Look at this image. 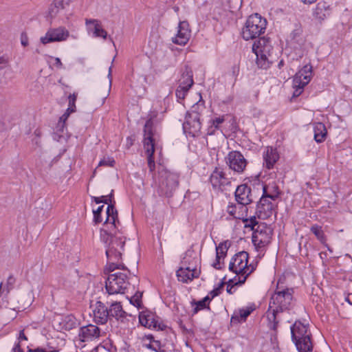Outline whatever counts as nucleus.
<instances>
[{
  "label": "nucleus",
  "mask_w": 352,
  "mask_h": 352,
  "mask_svg": "<svg viewBox=\"0 0 352 352\" xmlns=\"http://www.w3.org/2000/svg\"><path fill=\"white\" fill-rule=\"evenodd\" d=\"M3 292L2 284H0V293Z\"/></svg>",
  "instance_id": "obj_62"
},
{
  "label": "nucleus",
  "mask_w": 352,
  "mask_h": 352,
  "mask_svg": "<svg viewBox=\"0 0 352 352\" xmlns=\"http://www.w3.org/2000/svg\"><path fill=\"white\" fill-rule=\"evenodd\" d=\"M229 270L238 276V278H234V284L242 285L244 283L248 275L253 271L252 266L248 265V252L242 251L236 254L230 262Z\"/></svg>",
  "instance_id": "obj_6"
},
{
  "label": "nucleus",
  "mask_w": 352,
  "mask_h": 352,
  "mask_svg": "<svg viewBox=\"0 0 352 352\" xmlns=\"http://www.w3.org/2000/svg\"><path fill=\"white\" fill-rule=\"evenodd\" d=\"M235 120L230 114H214L208 120L207 134L212 135L219 131L222 135L227 138L235 131Z\"/></svg>",
  "instance_id": "obj_5"
},
{
  "label": "nucleus",
  "mask_w": 352,
  "mask_h": 352,
  "mask_svg": "<svg viewBox=\"0 0 352 352\" xmlns=\"http://www.w3.org/2000/svg\"><path fill=\"white\" fill-rule=\"evenodd\" d=\"M86 28L88 34L90 36L102 38L106 40L108 34L107 31L103 28L100 21L96 19H87Z\"/></svg>",
  "instance_id": "obj_20"
},
{
  "label": "nucleus",
  "mask_w": 352,
  "mask_h": 352,
  "mask_svg": "<svg viewBox=\"0 0 352 352\" xmlns=\"http://www.w3.org/2000/svg\"><path fill=\"white\" fill-rule=\"evenodd\" d=\"M262 18L258 14L250 15L241 30V36L245 41L254 39L260 36L264 29Z\"/></svg>",
  "instance_id": "obj_11"
},
{
  "label": "nucleus",
  "mask_w": 352,
  "mask_h": 352,
  "mask_svg": "<svg viewBox=\"0 0 352 352\" xmlns=\"http://www.w3.org/2000/svg\"><path fill=\"white\" fill-rule=\"evenodd\" d=\"M159 123L160 120L157 118V113L151 111L148 116V120L144 129V148L147 155L148 165L151 171L155 167L153 155L158 138Z\"/></svg>",
  "instance_id": "obj_2"
},
{
  "label": "nucleus",
  "mask_w": 352,
  "mask_h": 352,
  "mask_svg": "<svg viewBox=\"0 0 352 352\" xmlns=\"http://www.w3.org/2000/svg\"><path fill=\"white\" fill-rule=\"evenodd\" d=\"M191 36V31L187 21H180L177 27L176 32L171 40L173 43L179 45H185Z\"/></svg>",
  "instance_id": "obj_16"
},
{
  "label": "nucleus",
  "mask_w": 352,
  "mask_h": 352,
  "mask_svg": "<svg viewBox=\"0 0 352 352\" xmlns=\"http://www.w3.org/2000/svg\"><path fill=\"white\" fill-rule=\"evenodd\" d=\"M76 94H71L69 95V102L70 104H72L73 106H74V104L76 102Z\"/></svg>",
  "instance_id": "obj_48"
},
{
  "label": "nucleus",
  "mask_w": 352,
  "mask_h": 352,
  "mask_svg": "<svg viewBox=\"0 0 352 352\" xmlns=\"http://www.w3.org/2000/svg\"><path fill=\"white\" fill-rule=\"evenodd\" d=\"M71 36L68 29L64 26L51 28L47 30L44 35L39 38L42 45H47L52 43H60L67 41Z\"/></svg>",
  "instance_id": "obj_13"
},
{
  "label": "nucleus",
  "mask_w": 352,
  "mask_h": 352,
  "mask_svg": "<svg viewBox=\"0 0 352 352\" xmlns=\"http://www.w3.org/2000/svg\"><path fill=\"white\" fill-rule=\"evenodd\" d=\"M232 287H230V288H228V289H227L228 292V293H230V294H232V289H233V287H234V285H236L235 284H234V283H233V280H232Z\"/></svg>",
  "instance_id": "obj_53"
},
{
  "label": "nucleus",
  "mask_w": 352,
  "mask_h": 352,
  "mask_svg": "<svg viewBox=\"0 0 352 352\" xmlns=\"http://www.w3.org/2000/svg\"><path fill=\"white\" fill-rule=\"evenodd\" d=\"M74 0H53L47 13L46 19L50 23L58 14L60 10H63L65 6H68Z\"/></svg>",
  "instance_id": "obj_23"
},
{
  "label": "nucleus",
  "mask_w": 352,
  "mask_h": 352,
  "mask_svg": "<svg viewBox=\"0 0 352 352\" xmlns=\"http://www.w3.org/2000/svg\"><path fill=\"white\" fill-rule=\"evenodd\" d=\"M104 335L101 329L94 325L88 324L80 327L74 342L76 348L82 349L89 343H96Z\"/></svg>",
  "instance_id": "obj_9"
},
{
  "label": "nucleus",
  "mask_w": 352,
  "mask_h": 352,
  "mask_svg": "<svg viewBox=\"0 0 352 352\" xmlns=\"http://www.w3.org/2000/svg\"><path fill=\"white\" fill-rule=\"evenodd\" d=\"M256 309L254 303H249L245 307L235 310L231 317V322L241 323L246 320L250 314Z\"/></svg>",
  "instance_id": "obj_21"
},
{
  "label": "nucleus",
  "mask_w": 352,
  "mask_h": 352,
  "mask_svg": "<svg viewBox=\"0 0 352 352\" xmlns=\"http://www.w3.org/2000/svg\"><path fill=\"white\" fill-rule=\"evenodd\" d=\"M204 102L200 98L198 102L192 106L186 117H194L196 115L197 118L199 120L200 115L204 110Z\"/></svg>",
  "instance_id": "obj_36"
},
{
  "label": "nucleus",
  "mask_w": 352,
  "mask_h": 352,
  "mask_svg": "<svg viewBox=\"0 0 352 352\" xmlns=\"http://www.w3.org/2000/svg\"><path fill=\"white\" fill-rule=\"evenodd\" d=\"M292 339L298 352H312L313 344L308 326L300 321H296L291 327Z\"/></svg>",
  "instance_id": "obj_7"
},
{
  "label": "nucleus",
  "mask_w": 352,
  "mask_h": 352,
  "mask_svg": "<svg viewBox=\"0 0 352 352\" xmlns=\"http://www.w3.org/2000/svg\"><path fill=\"white\" fill-rule=\"evenodd\" d=\"M108 78L109 80V86L111 87V82H112V78H111V67L109 69V74H108Z\"/></svg>",
  "instance_id": "obj_52"
},
{
  "label": "nucleus",
  "mask_w": 352,
  "mask_h": 352,
  "mask_svg": "<svg viewBox=\"0 0 352 352\" xmlns=\"http://www.w3.org/2000/svg\"><path fill=\"white\" fill-rule=\"evenodd\" d=\"M325 246L327 248V250L331 253L332 252V250L330 247H329L327 244H325Z\"/></svg>",
  "instance_id": "obj_61"
},
{
  "label": "nucleus",
  "mask_w": 352,
  "mask_h": 352,
  "mask_svg": "<svg viewBox=\"0 0 352 352\" xmlns=\"http://www.w3.org/2000/svg\"><path fill=\"white\" fill-rule=\"evenodd\" d=\"M320 258H323V257H324V256H326V254H325V253H322V252H321V253L320 254Z\"/></svg>",
  "instance_id": "obj_58"
},
{
  "label": "nucleus",
  "mask_w": 352,
  "mask_h": 352,
  "mask_svg": "<svg viewBox=\"0 0 352 352\" xmlns=\"http://www.w3.org/2000/svg\"><path fill=\"white\" fill-rule=\"evenodd\" d=\"M252 52L256 56V63L259 67L263 66L264 60V37L260 36L252 45Z\"/></svg>",
  "instance_id": "obj_30"
},
{
  "label": "nucleus",
  "mask_w": 352,
  "mask_h": 352,
  "mask_svg": "<svg viewBox=\"0 0 352 352\" xmlns=\"http://www.w3.org/2000/svg\"><path fill=\"white\" fill-rule=\"evenodd\" d=\"M193 84L192 74L190 71L184 72L179 80V85L176 89L178 100H183Z\"/></svg>",
  "instance_id": "obj_19"
},
{
  "label": "nucleus",
  "mask_w": 352,
  "mask_h": 352,
  "mask_svg": "<svg viewBox=\"0 0 352 352\" xmlns=\"http://www.w3.org/2000/svg\"><path fill=\"white\" fill-rule=\"evenodd\" d=\"M106 244V255L108 268L113 271L122 267V256L124 251L125 239L120 233L116 232L110 235Z\"/></svg>",
  "instance_id": "obj_4"
},
{
  "label": "nucleus",
  "mask_w": 352,
  "mask_h": 352,
  "mask_svg": "<svg viewBox=\"0 0 352 352\" xmlns=\"http://www.w3.org/2000/svg\"><path fill=\"white\" fill-rule=\"evenodd\" d=\"M116 162L112 157L104 156L98 163V166H109L113 167Z\"/></svg>",
  "instance_id": "obj_42"
},
{
  "label": "nucleus",
  "mask_w": 352,
  "mask_h": 352,
  "mask_svg": "<svg viewBox=\"0 0 352 352\" xmlns=\"http://www.w3.org/2000/svg\"><path fill=\"white\" fill-rule=\"evenodd\" d=\"M270 177H271L272 178H274V177H275V176H276V173H271L270 174Z\"/></svg>",
  "instance_id": "obj_60"
},
{
  "label": "nucleus",
  "mask_w": 352,
  "mask_h": 352,
  "mask_svg": "<svg viewBox=\"0 0 352 352\" xmlns=\"http://www.w3.org/2000/svg\"><path fill=\"white\" fill-rule=\"evenodd\" d=\"M160 182L162 186H166L168 189H172L177 186L178 184V176L176 173L166 169H163L160 171Z\"/></svg>",
  "instance_id": "obj_26"
},
{
  "label": "nucleus",
  "mask_w": 352,
  "mask_h": 352,
  "mask_svg": "<svg viewBox=\"0 0 352 352\" xmlns=\"http://www.w3.org/2000/svg\"><path fill=\"white\" fill-rule=\"evenodd\" d=\"M102 222L104 223V221H105V216H104V214H102Z\"/></svg>",
  "instance_id": "obj_63"
},
{
  "label": "nucleus",
  "mask_w": 352,
  "mask_h": 352,
  "mask_svg": "<svg viewBox=\"0 0 352 352\" xmlns=\"http://www.w3.org/2000/svg\"><path fill=\"white\" fill-rule=\"evenodd\" d=\"M192 254V252H188L184 256L181 265L177 271L179 281L187 283L199 275V261L197 257L193 256Z\"/></svg>",
  "instance_id": "obj_8"
},
{
  "label": "nucleus",
  "mask_w": 352,
  "mask_h": 352,
  "mask_svg": "<svg viewBox=\"0 0 352 352\" xmlns=\"http://www.w3.org/2000/svg\"><path fill=\"white\" fill-rule=\"evenodd\" d=\"M60 324L63 329L70 330L75 328L78 322L73 315H67L63 318Z\"/></svg>",
  "instance_id": "obj_35"
},
{
  "label": "nucleus",
  "mask_w": 352,
  "mask_h": 352,
  "mask_svg": "<svg viewBox=\"0 0 352 352\" xmlns=\"http://www.w3.org/2000/svg\"><path fill=\"white\" fill-rule=\"evenodd\" d=\"M247 206L239 203L237 204H229L227 206V212L231 217L243 220L244 226L250 228L253 231L252 236L253 245L255 250L263 256L264 254V225L258 223L255 217L250 219H247Z\"/></svg>",
  "instance_id": "obj_1"
},
{
  "label": "nucleus",
  "mask_w": 352,
  "mask_h": 352,
  "mask_svg": "<svg viewBox=\"0 0 352 352\" xmlns=\"http://www.w3.org/2000/svg\"><path fill=\"white\" fill-rule=\"evenodd\" d=\"M279 159V155L276 148L267 147L265 153V167L271 168Z\"/></svg>",
  "instance_id": "obj_33"
},
{
  "label": "nucleus",
  "mask_w": 352,
  "mask_h": 352,
  "mask_svg": "<svg viewBox=\"0 0 352 352\" xmlns=\"http://www.w3.org/2000/svg\"><path fill=\"white\" fill-rule=\"evenodd\" d=\"M320 258H323V257H324V256H326V254H325V253H322V252H321V253L320 254Z\"/></svg>",
  "instance_id": "obj_56"
},
{
  "label": "nucleus",
  "mask_w": 352,
  "mask_h": 352,
  "mask_svg": "<svg viewBox=\"0 0 352 352\" xmlns=\"http://www.w3.org/2000/svg\"><path fill=\"white\" fill-rule=\"evenodd\" d=\"M301 3L305 5H310L315 3L317 0H300Z\"/></svg>",
  "instance_id": "obj_50"
},
{
  "label": "nucleus",
  "mask_w": 352,
  "mask_h": 352,
  "mask_svg": "<svg viewBox=\"0 0 352 352\" xmlns=\"http://www.w3.org/2000/svg\"><path fill=\"white\" fill-rule=\"evenodd\" d=\"M302 32V28L298 26L290 33L287 39V47L294 50L298 57H302L304 55L305 40Z\"/></svg>",
  "instance_id": "obj_15"
},
{
  "label": "nucleus",
  "mask_w": 352,
  "mask_h": 352,
  "mask_svg": "<svg viewBox=\"0 0 352 352\" xmlns=\"http://www.w3.org/2000/svg\"><path fill=\"white\" fill-rule=\"evenodd\" d=\"M140 323L148 329H160V324L158 323L155 315L150 311H142L139 314Z\"/></svg>",
  "instance_id": "obj_24"
},
{
  "label": "nucleus",
  "mask_w": 352,
  "mask_h": 352,
  "mask_svg": "<svg viewBox=\"0 0 352 352\" xmlns=\"http://www.w3.org/2000/svg\"><path fill=\"white\" fill-rule=\"evenodd\" d=\"M320 258H323V257H324V256H326V254H325V253H322V252H321V253L320 254Z\"/></svg>",
  "instance_id": "obj_57"
},
{
  "label": "nucleus",
  "mask_w": 352,
  "mask_h": 352,
  "mask_svg": "<svg viewBox=\"0 0 352 352\" xmlns=\"http://www.w3.org/2000/svg\"><path fill=\"white\" fill-rule=\"evenodd\" d=\"M6 63V60L3 56H0V69H1L3 65H5Z\"/></svg>",
  "instance_id": "obj_51"
},
{
  "label": "nucleus",
  "mask_w": 352,
  "mask_h": 352,
  "mask_svg": "<svg viewBox=\"0 0 352 352\" xmlns=\"http://www.w3.org/2000/svg\"><path fill=\"white\" fill-rule=\"evenodd\" d=\"M51 63L58 68L62 67V63L59 58L51 57L50 58Z\"/></svg>",
  "instance_id": "obj_46"
},
{
  "label": "nucleus",
  "mask_w": 352,
  "mask_h": 352,
  "mask_svg": "<svg viewBox=\"0 0 352 352\" xmlns=\"http://www.w3.org/2000/svg\"><path fill=\"white\" fill-rule=\"evenodd\" d=\"M94 320L96 322L104 324L107 322L109 312L106 307L101 302H96L92 305Z\"/></svg>",
  "instance_id": "obj_25"
},
{
  "label": "nucleus",
  "mask_w": 352,
  "mask_h": 352,
  "mask_svg": "<svg viewBox=\"0 0 352 352\" xmlns=\"http://www.w3.org/2000/svg\"><path fill=\"white\" fill-rule=\"evenodd\" d=\"M210 182L214 188H219L226 182L225 175L220 168H215L210 177Z\"/></svg>",
  "instance_id": "obj_32"
},
{
  "label": "nucleus",
  "mask_w": 352,
  "mask_h": 352,
  "mask_svg": "<svg viewBox=\"0 0 352 352\" xmlns=\"http://www.w3.org/2000/svg\"><path fill=\"white\" fill-rule=\"evenodd\" d=\"M108 312L109 316L115 317L118 319L123 318L125 315V312L123 311L122 305L117 302L111 304Z\"/></svg>",
  "instance_id": "obj_37"
},
{
  "label": "nucleus",
  "mask_w": 352,
  "mask_h": 352,
  "mask_svg": "<svg viewBox=\"0 0 352 352\" xmlns=\"http://www.w3.org/2000/svg\"><path fill=\"white\" fill-rule=\"evenodd\" d=\"M314 140L317 142H322L327 136V129L322 122H316L314 124Z\"/></svg>",
  "instance_id": "obj_34"
},
{
  "label": "nucleus",
  "mask_w": 352,
  "mask_h": 352,
  "mask_svg": "<svg viewBox=\"0 0 352 352\" xmlns=\"http://www.w3.org/2000/svg\"><path fill=\"white\" fill-rule=\"evenodd\" d=\"M26 336H25L23 331H21L17 338V342L15 343L13 347V352H23V348L26 346Z\"/></svg>",
  "instance_id": "obj_38"
},
{
  "label": "nucleus",
  "mask_w": 352,
  "mask_h": 352,
  "mask_svg": "<svg viewBox=\"0 0 352 352\" xmlns=\"http://www.w3.org/2000/svg\"><path fill=\"white\" fill-rule=\"evenodd\" d=\"M272 327L274 329L275 328V324H272Z\"/></svg>",
  "instance_id": "obj_64"
},
{
  "label": "nucleus",
  "mask_w": 352,
  "mask_h": 352,
  "mask_svg": "<svg viewBox=\"0 0 352 352\" xmlns=\"http://www.w3.org/2000/svg\"><path fill=\"white\" fill-rule=\"evenodd\" d=\"M312 78V66L305 65L294 76L293 79L294 97L299 96Z\"/></svg>",
  "instance_id": "obj_12"
},
{
  "label": "nucleus",
  "mask_w": 352,
  "mask_h": 352,
  "mask_svg": "<svg viewBox=\"0 0 352 352\" xmlns=\"http://www.w3.org/2000/svg\"><path fill=\"white\" fill-rule=\"evenodd\" d=\"M141 298L142 294L137 292L132 297H131L129 301L130 303L134 305L135 307L140 308L141 307Z\"/></svg>",
  "instance_id": "obj_43"
},
{
  "label": "nucleus",
  "mask_w": 352,
  "mask_h": 352,
  "mask_svg": "<svg viewBox=\"0 0 352 352\" xmlns=\"http://www.w3.org/2000/svg\"><path fill=\"white\" fill-rule=\"evenodd\" d=\"M265 199L270 198L274 200L278 197L279 195V190L277 185L272 182V183H269L268 184H265ZM267 200L265 199V202ZM267 207V210H272L274 209V205L272 203L267 204L265 203V208Z\"/></svg>",
  "instance_id": "obj_31"
},
{
  "label": "nucleus",
  "mask_w": 352,
  "mask_h": 352,
  "mask_svg": "<svg viewBox=\"0 0 352 352\" xmlns=\"http://www.w3.org/2000/svg\"><path fill=\"white\" fill-rule=\"evenodd\" d=\"M28 352H58L59 348L57 346H55L53 342H48L47 346L45 348L38 347L34 350H32L29 349L28 346H26Z\"/></svg>",
  "instance_id": "obj_39"
},
{
  "label": "nucleus",
  "mask_w": 352,
  "mask_h": 352,
  "mask_svg": "<svg viewBox=\"0 0 352 352\" xmlns=\"http://www.w3.org/2000/svg\"><path fill=\"white\" fill-rule=\"evenodd\" d=\"M292 300V290L286 289L283 291L275 292L270 300L269 307V315L272 314V317L275 318V314L283 309H287ZM271 320L270 318H269Z\"/></svg>",
  "instance_id": "obj_10"
},
{
  "label": "nucleus",
  "mask_w": 352,
  "mask_h": 352,
  "mask_svg": "<svg viewBox=\"0 0 352 352\" xmlns=\"http://www.w3.org/2000/svg\"><path fill=\"white\" fill-rule=\"evenodd\" d=\"M331 14V6L325 1H320L317 3L316 8L313 10V16L314 19L322 22L327 19Z\"/></svg>",
  "instance_id": "obj_22"
},
{
  "label": "nucleus",
  "mask_w": 352,
  "mask_h": 352,
  "mask_svg": "<svg viewBox=\"0 0 352 352\" xmlns=\"http://www.w3.org/2000/svg\"><path fill=\"white\" fill-rule=\"evenodd\" d=\"M127 284L126 276L124 273L111 274L106 280V289L109 294L123 293Z\"/></svg>",
  "instance_id": "obj_14"
},
{
  "label": "nucleus",
  "mask_w": 352,
  "mask_h": 352,
  "mask_svg": "<svg viewBox=\"0 0 352 352\" xmlns=\"http://www.w3.org/2000/svg\"><path fill=\"white\" fill-rule=\"evenodd\" d=\"M230 243L228 241L220 243L216 247V261L212 264V266L216 269H221L222 267L223 261L227 254L228 250L230 247Z\"/></svg>",
  "instance_id": "obj_27"
},
{
  "label": "nucleus",
  "mask_w": 352,
  "mask_h": 352,
  "mask_svg": "<svg viewBox=\"0 0 352 352\" xmlns=\"http://www.w3.org/2000/svg\"><path fill=\"white\" fill-rule=\"evenodd\" d=\"M270 340H271L272 347L273 350H274V351H276L278 348V342H277L276 336L272 335Z\"/></svg>",
  "instance_id": "obj_47"
},
{
  "label": "nucleus",
  "mask_w": 352,
  "mask_h": 352,
  "mask_svg": "<svg viewBox=\"0 0 352 352\" xmlns=\"http://www.w3.org/2000/svg\"><path fill=\"white\" fill-rule=\"evenodd\" d=\"M311 231L316 235L317 239L322 243H325V237L322 228L318 225H314L311 228Z\"/></svg>",
  "instance_id": "obj_40"
},
{
  "label": "nucleus",
  "mask_w": 352,
  "mask_h": 352,
  "mask_svg": "<svg viewBox=\"0 0 352 352\" xmlns=\"http://www.w3.org/2000/svg\"><path fill=\"white\" fill-rule=\"evenodd\" d=\"M226 164L229 167L237 172L241 173L246 166V160L243 155L238 151H231L226 157Z\"/></svg>",
  "instance_id": "obj_17"
},
{
  "label": "nucleus",
  "mask_w": 352,
  "mask_h": 352,
  "mask_svg": "<svg viewBox=\"0 0 352 352\" xmlns=\"http://www.w3.org/2000/svg\"><path fill=\"white\" fill-rule=\"evenodd\" d=\"M75 109H76V106L75 105L73 106L72 104H70L69 103V107H68V108L67 109V111H66L65 113H64L63 115V116L60 118V120H63V121L66 120L67 119L68 116H69V114L71 113H73V112L75 111Z\"/></svg>",
  "instance_id": "obj_44"
},
{
  "label": "nucleus",
  "mask_w": 352,
  "mask_h": 352,
  "mask_svg": "<svg viewBox=\"0 0 352 352\" xmlns=\"http://www.w3.org/2000/svg\"><path fill=\"white\" fill-rule=\"evenodd\" d=\"M261 187H262V190H263V194L261 197V201L264 198V184H262Z\"/></svg>",
  "instance_id": "obj_55"
},
{
  "label": "nucleus",
  "mask_w": 352,
  "mask_h": 352,
  "mask_svg": "<svg viewBox=\"0 0 352 352\" xmlns=\"http://www.w3.org/2000/svg\"><path fill=\"white\" fill-rule=\"evenodd\" d=\"M200 120L194 117H186L185 122L183 124V130L188 138L198 137L201 134Z\"/></svg>",
  "instance_id": "obj_18"
},
{
  "label": "nucleus",
  "mask_w": 352,
  "mask_h": 352,
  "mask_svg": "<svg viewBox=\"0 0 352 352\" xmlns=\"http://www.w3.org/2000/svg\"><path fill=\"white\" fill-rule=\"evenodd\" d=\"M269 231L270 233H272V229L269 227L267 228L266 226H265V234Z\"/></svg>",
  "instance_id": "obj_54"
},
{
  "label": "nucleus",
  "mask_w": 352,
  "mask_h": 352,
  "mask_svg": "<svg viewBox=\"0 0 352 352\" xmlns=\"http://www.w3.org/2000/svg\"><path fill=\"white\" fill-rule=\"evenodd\" d=\"M250 189L245 185H240L237 187L235 191V197L236 201L243 206L248 205L250 203L251 199L250 197Z\"/></svg>",
  "instance_id": "obj_29"
},
{
  "label": "nucleus",
  "mask_w": 352,
  "mask_h": 352,
  "mask_svg": "<svg viewBox=\"0 0 352 352\" xmlns=\"http://www.w3.org/2000/svg\"><path fill=\"white\" fill-rule=\"evenodd\" d=\"M21 43L23 47H26L29 45V39L28 35L25 33H23L21 35Z\"/></svg>",
  "instance_id": "obj_45"
},
{
  "label": "nucleus",
  "mask_w": 352,
  "mask_h": 352,
  "mask_svg": "<svg viewBox=\"0 0 352 352\" xmlns=\"http://www.w3.org/2000/svg\"><path fill=\"white\" fill-rule=\"evenodd\" d=\"M105 349L104 346L102 345L101 344H98L96 346L91 352H99L100 350Z\"/></svg>",
  "instance_id": "obj_49"
},
{
  "label": "nucleus",
  "mask_w": 352,
  "mask_h": 352,
  "mask_svg": "<svg viewBox=\"0 0 352 352\" xmlns=\"http://www.w3.org/2000/svg\"><path fill=\"white\" fill-rule=\"evenodd\" d=\"M94 221L96 223L102 222V214L105 216V221L100 228V240L107 243L110 235L116 232L117 229L118 212L112 204H109L105 208L104 206H98L93 210Z\"/></svg>",
  "instance_id": "obj_3"
},
{
  "label": "nucleus",
  "mask_w": 352,
  "mask_h": 352,
  "mask_svg": "<svg viewBox=\"0 0 352 352\" xmlns=\"http://www.w3.org/2000/svg\"><path fill=\"white\" fill-rule=\"evenodd\" d=\"M92 200H94L96 204L104 203L106 204H111L112 195H102L100 197H92Z\"/></svg>",
  "instance_id": "obj_41"
},
{
  "label": "nucleus",
  "mask_w": 352,
  "mask_h": 352,
  "mask_svg": "<svg viewBox=\"0 0 352 352\" xmlns=\"http://www.w3.org/2000/svg\"><path fill=\"white\" fill-rule=\"evenodd\" d=\"M320 258H323V257H324V256H326V254H325V253H322V252H321V253L320 254Z\"/></svg>",
  "instance_id": "obj_59"
},
{
  "label": "nucleus",
  "mask_w": 352,
  "mask_h": 352,
  "mask_svg": "<svg viewBox=\"0 0 352 352\" xmlns=\"http://www.w3.org/2000/svg\"><path fill=\"white\" fill-rule=\"evenodd\" d=\"M222 288H223V283H221L219 285V286L217 287H216L213 290H212L208 295L205 296L203 299L195 302V306L194 308L195 312H197L199 310L207 308L208 307V305H209L210 302L211 301V300L214 297L218 296L220 294Z\"/></svg>",
  "instance_id": "obj_28"
}]
</instances>
